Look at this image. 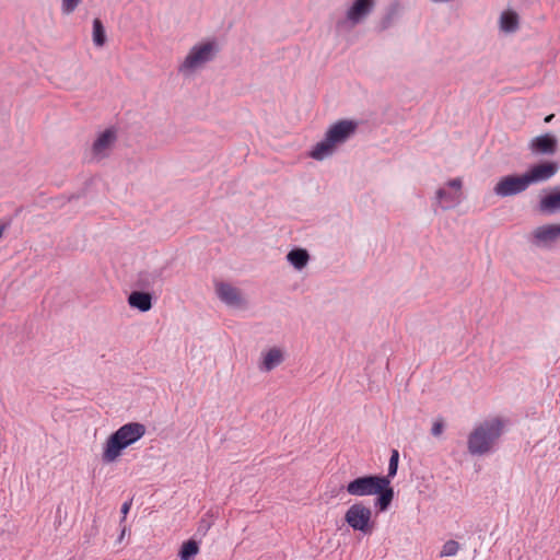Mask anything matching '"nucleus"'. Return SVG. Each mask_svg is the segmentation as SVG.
I'll list each match as a JSON object with an SVG mask.
<instances>
[{
	"label": "nucleus",
	"instance_id": "obj_29",
	"mask_svg": "<svg viewBox=\"0 0 560 560\" xmlns=\"http://www.w3.org/2000/svg\"><path fill=\"white\" fill-rule=\"evenodd\" d=\"M446 185L457 191H459L462 189V186H463V183H462V179L460 178H453V179H450Z\"/></svg>",
	"mask_w": 560,
	"mask_h": 560
},
{
	"label": "nucleus",
	"instance_id": "obj_1",
	"mask_svg": "<svg viewBox=\"0 0 560 560\" xmlns=\"http://www.w3.org/2000/svg\"><path fill=\"white\" fill-rule=\"evenodd\" d=\"M346 490L353 497L377 495L374 500V506L380 512L389 509L395 494L394 489L389 486L388 478L378 475L358 477L346 486Z\"/></svg>",
	"mask_w": 560,
	"mask_h": 560
},
{
	"label": "nucleus",
	"instance_id": "obj_23",
	"mask_svg": "<svg viewBox=\"0 0 560 560\" xmlns=\"http://www.w3.org/2000/svg\"><path fill=\"white\" fill-rule=\"evenodd\" d=\"M198 552H199L198 542L194 539H189L182 545L178 556L182 560H190L195 556H197Z\"/></svg>",
	"mask_w": 560,
	"mask_h": 560
},
{
	"label": "nucleus",
	"instance_id": "obj_25",
	"mask_svg": "<svg viewBox=\"0 0 560 560\" xmlns=\"http://www.w3.org/2000/svg\"><path fill=\"white\" fill-rule=\"evenodd\" d=\"M398 462H399V453L397 450H393L392 451V455H390V458H389V464H388V472L387 475L385 476L386 478H388V480L390 481L392 478H394L397 474V469H398Z\"/></svg>",
	"mask_w": 560,
	"mask_h": 560
},
{
	"label": "nucleus",
	"instance_id": "obj_11",
	"mask_svg": "<svg viewBox=\"0 0 560 560\" xmlns=\"http://www.w3.org/2000/svg\"><path fill=\"white\" fill-rule=\"evenodd\" d=\"M215 293L218 298L228 306L242 307L245 304L241 291L226 282L215 283Z\"/></svg>",
	"mask_w": 560,
	"mask_h": 560
},
{
	"label": "nucleus",
	"instance_id": "obj_28",
	"mask_svg": "<svg viewBox=\"0 0 560 560\" xmlns=\"http://www.w3.org/2000/svg\"><path fill=\"white\" fill-rule=\"evenodd\" d=\"M393 20H394L393 12L385 15L381 21V30L384 31V30L388 28L392 25Z\"/></svg>",
	"mask_w": 560,
	"mask_h": 560
},
{
	"label": "nucleus",
	"instance_id": "obj_8",
	"mask_svg": "<svg viewBox=\"0 0 560 560\" xmlns=\"http://www.w3.org/2000/svg\"><path fill=\"white\" fill-rule=\"evenodd\" d=\"M559 171V164L555 161H546L532 165L525 173L528 185L545 183L552 178Z\"/></svg>",
	"mask_w": 560,
	"mask_h": 560
},
{
	"label": "nucleus",
	"instance_id": "obj_20",
	"mask_svg": "<svg viewBox=\"0 0 560 560\" xmlns=\"http://www.w3.org/2000/svg\"><path fill=\"white\" fill-rule=\"evenodd\" d=\"M436 203L443 209H450L459 202V197L456 194L448 192L444 188H439L435 192Z\"/></svg>",
	"mask_w": 560,
	"mask_h": 560
},
{
	"label": "nucleus",
	"instance_id": "obj_32",
	"mask_svg": "<svg viewBox=\"0 0 560 560\" xmlns=\"http://www.w3.org/2000/svg\"><path fill=\"white\" fill-rule=\"evenodd\" d=\"M124 535H125V528L121 532L120 538H122Z\"/></svg>",
	"mask_w": 560,
	"mask_h": 560
},
{
	"label": "nucleus",
	"instance_id": "obj_16",
	"mask_svg": "<svg viewBox=\"0 0 560 560\" xmlns=\"http://www.w3.org/2000/svg\"><path fill=\"white\" fill-rule=\"evenodd\" d=\"M283 351L278 347H273L262 353L261 362L259 363L258 368L262 372H270L278 365H280L283 362Z\"/></svg>",
	"mask_w": 560,
	"mask_h": 560
},
{
	"label": "nucleus",
	"instance_id": "obj_6",
	"mask_svg": "<svg viewBox=\"0 0 560 560\" xmlns=\"http://www.w3.org/2000/svg\"><path fill=\"white\" fill-rule=\"evenodd\" d=\"M372 510L363 503L352 504L345 514L346 523L353 529L363 534H371L373 524L371 523Z\"/></svg>",
	"mask_w": 560,
	"mask_h": 560
},
{
	"label": "nucleus",
	"instance_id": "obj_5",
	"mask_svg": "<svg viewBox=\"0 0 560 560\" xmlns=\"http://www.w3.org/2000/svg\"><path fill=\"white\" fill-rule=\"evenodd\" d=\"M376 7V0H353L346 10L345 16L336 22V30H351L372 14Z\"/></svg>",
	"mask_w": 560,
	"mask_h": 560
},
{
	"label": "nucleus",
	"instance_id": "obj_27",
	"mask_svg": "<svg viewBox=\"0 0 560 560\" xmlns=\"http://www.w3.org/2000/svg\"><path fill=\"white\" fill-rule=\"evenodd\" d=\"M444 430V422L442 419L436 420L431 429V433L433 436H440L443 433Z\"/></svg>",
	"mask_w": 560,
	"mask_h": 560
},
{
	"label": "nucleus",
	"instance_id": "obj_14",
	"mask_svg": "<svg viewBox=\"0 0 560 560\" xmlns=\"http://www.w3.org/2000/svg\"><path fill=\"white\" fill-rule=\"evenodd\" d=\"M115 433L121 439L127 446L139 441L145 434V427L139 422H129L121 425Z\"/></svg>",
	"mask_w": 560,
	"mask_h": 560
},
{
	"label": "nucleus",
	"instance_id": "obj_13",
	"mask_svg": "<svg viewBox=\"0 0 560 560\" xmlns=\"http://www.w3.org/2000/svg\"><path fill=\"white\" fill-rule=\"evenodd\" d=\"M127 444L119 439V436L114 432L106 440L104 451L102 454V460L105 464L114 463L122 453L125 448H127Z\"/></svg>",
	"mask_w": 560,
	"mask_h": 560
},
{
	"label": "nucleus",
	"instance_id": "obj_9",
	"mask_svg": "<svg viewBox=\"0 0 560 560\" xmlns=\"http://www.w3.org/2000/svg\"><path fill=\"white\" fill-rule=\"evenodd\" d=\"M528 149L536 155H553L558 151V139L552 133H544L533 138L528 143Z\"/></svg>",
	"mask_w": 560,
	"mask_h": 560
},
{
	"label": "nucleus",
	"instance_id": "obj_7",
	"mask_svg": "<svg viewBox=\"0 0 560 560\" xmlns=\"http://www.w3.org/2000/svg\"><path fill=\"white\" fill-rule=\"evenodd\" d=\"M529 187L524 175H508L499 179L493 187V192L501 198L515 196L524 192Z\"/></svg>",
	"mask_w": 560,
	"mask_h": 560
},
{
	"label": "nucleus",
	"instance_id": "obj_22",
	"mask_svg": "<svg viewBox=\"0 0 560 560\" xmlns=\"http://www.w3.org/2000/svg\"><path fill=\"white\" fill-rule=\"evenodd\" d=\"M500 26L505 32H515L518 28V15L511 11L503 12L500 18Z\"/></svg>",
	"mask_w": 560,
	"mask_h": 560
},
{
	"label": "nucleus",
	"instance_id": "obj_24",
	"mask_svg": "<svg viewBox=\"0 0 560 560\" xmlns=\"http://www.w3.org/2000/svg\"><path fill=\"white\" fill-rule=\"evenodd\" d=\"M459 548L460 546L456 540L450 539L442 546L440 557H453L458 552Z\"/></svg>",
	"mask_w": 560,
	"mask_h": 560
},
{
	"label": "nucleus",
	"instance_id": "obj_12",
	"mask_svg": "<svg viewBox=\"0 0 560 560\" xmlns=\"http://www.w3.org/2000/svg\"><path fill=\"white\" fill-rule=\"evenodd\" d=\"M164 270L165 268L162 267L139 272L136 285L142 290L162 287L164 283Z\"/></svg>",
	"mask_w": 560,
	"mask_h": 560
},
{
	"label": "nucleus",
	"instance_id": "obj_3",
	"mask_svg": "<svg viewBox=\"0 0 560 560\" xmlns=\"http://www.w3.org/2000/svg\"><path fill=\"white\" fill-rule=\"evenodd\" d=\"M503 421L499 418L486 420L475 427L467 439V448L471 455L489 453L503 432Z\"/></svg>",
	"mask_w": 560,
	"mask_h": 560
},
{
	"label": "nucleus",
	"instance_id": "obj_30",
	"mask_svg": "<svg viewBox=\"0 0 560 560\" xmlns=\"http://www.w3.org/2000/svg\"><path fill=\"white\" fill-rule=\"evenodd\" d=\"M131 508V501H127L121 505V513H122V520H126V515L128 514L129 510Z\"/></svg>",
	"mask_w": 560,
	"mask_h": 560
},
{
	"label": "nucleus",
	"instance_id": "obj_21",
	"mask_svg": "<svg viewBox=\"0 0 560 560\" xmlns=\"http://www.w3.org/2000/svg\"><path fill=\"white\" fill-rule=\"evenodd\" d=\"M92 38L93 44L98 48L103 47L107 42L105 27L103 25V22L98 18H95L93 20Z\"/></svg>",
	"mask_w": 560,
	"mask_h": 560
},
{
	"label": "nucleus",
	"instance_id": "obj_2",
	"mask_svg": "<svg viewBox=\"0 0 560 560\" xmlns=\"http://www.w3.org/2000/svg\"><path fill=\"white\" fill-rule=\"evenodd\" d=\"M358 122L349 119H341L329 127L322 141L317 142L310 155L317 161L332 154L336 147L347 142L357 131Z\"/></svg>",
	"mask_w": 560,
	"mask_h": 560
},
{
	"label": "nucleus",
	"instance_id": "obj_4",
	"mask_svg": "<svg viewBox=\"0 0 560 560\" xmlns=\"http://www.w3.org/2000/svg\"><path fill=\"white\" fill-rule=\"evenodd\" d=\"M219 51L220 47L215 40H207L194 45L178 66V72L185 77L191 75L208 62L214 60Z\"/></svg>",
	"mask_w": 560,
	"mask_h": 560
},
{
	"label": "nucleus",
	"instance_id": "obj_15",
	"mask_svg": "<svg viewBox=\"0 0 560 560\" xmlns=\"http://www.w3.org/2000/svg\"><path fill=\"white\" fill-rule=\"evenodd\" d=\"M116 141V131L114 129H106L94 141L92 150L93 154L98 158L106 156L107 151Z\"/></svg>",
	"mask_w": 560,
	"mask_h": 560
},
{
	"label": "nucleus",
	"instance_id": "obj_17",
	"mask_svg": "<svg viewBox=\"0 0 560 560\" xmlns=\"http://www.w3.org/2000/svg\"><path fill=\"white\" fill-rule=\"evenodd\" d=\"M130 307L140 312H148L152 308V294L144 291H132L128 296Z\"/></svg>",
	"mask_w": 560,
	"mask_h": 560
},
{
	"label": "nucleus",
	"instance_id": "obj_31",
	"mask_svg": "<svg viewBox=\"0 0 560 560\" xmlns=\"http://www.w3.org/2000/svg\"><path fill=\"white\" fill-rule=\"evenodd\" d=\"M553 117H555V115H553V114H550V115H548V116L545 118V121H546V122H550V121L552 120V118H553Z\"/></svg>",
	"mask_w": 560,
	"mask_h": 560
},
{
	"label": "nucleus",
	"instance_id": "obj_10",
	"mask_svg": "<svg viewBox=\"0 0 560 560\" xmlns=\"http://www.w3.org/2000/svg\"><path fill=\"white\" fill-rule=\"evenodd\" d=\"M559 237V225L545 224L533 231L529 241L537 247H550Z\"/></svg>",
	"mask_w": 560,
	"mask_h": 560
},
{
	"label": "nucleus",
	"instance_id": "obj_18",
	"mask_svg": "<svg viewBox=\"0 0 560 560\" xmlns=\"http://www.w3.org/2000/svg\"><path fill=\"white\" fill-rule=\"evenodd\" d=\"M539 208L546 213H556L560 211V187H555L548 195L542 197Z\"/></svg>",
	"mask_w": 560,
	"mask_h": 560
},
{
	"label": "nucleus",
	"instance_id": "obj_26",
	"mask_svg": "<svg viewBox=\"0 0 560 560\" xmlns=\"http://www.w3.org/2000/svg\"><path fill=\"white\" fill-rule=\"evenodd\" d=\"M82 0H61V12L65 15L73 13L81 4Z\"/></svg>",
	"mask_w": 560,
	"mask_h": 560
},
{
	"label": "nucleus",
	"instance_id": "obj_19",
	"mask_svg": "<svg viewBox=\"0 0 560 560\" xmlns=\"http://www.w3.org/2000/svg\"><path fill=\"white\" fill-rule=\"evenodd\" d=\"M287 260L298 270L303 269L308 260L310 255L304 248H293L287 255Z\"/></svg>",
	"mask_w": 560,
	"mask_h": 560
}]
</instances>
